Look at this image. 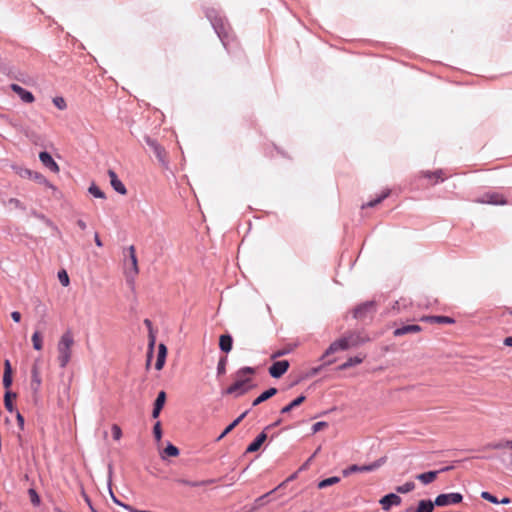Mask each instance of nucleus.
<instances>
[{"instance_id": "c03bdc74", "label": "nucleus", "mask_w": 512, "mask_h": 512, "mask_svg": "<svg viewBox=\"0 0 512 512\" xmlns=\"http://www.w3.org/2000/svg\"><path fill=\"white\" fill-rule=\"evenodd\" d=\"M153 434L157 441H160L162 438V429H161V423L158 421L155 423L153 427Z\"/></svg>"}, {"instance_id": "1a4fd4ad", "label": "nucleus", "mask_w": 512, "mask_h": 512, "mask_svg": "<svg viewBox=\"0 0 512 512\" xmlns=\"http://www.w3.org/2000/svg\"><path fill=\"white\" fill-rule=\"evenodd\" d=\"M375 309H376V305H375L374 301L365 302L355 308L354 317L357 319H363L368 314L374 313Z\"/></svg>"}, {"instance_id": "37998d69", "label": "nucleus", "mask_w": 512, "mask_h": 512, "mask_svg": "<svg viewBox=\"0 0 512 512\" xmlns=\"http://www.w3.org/2000/svg\"><path fill=\"white\" fill-rule=\"evenodd\" d=\"M8 205L16 209H25L23 203L17 198H10L8 200Z\"/></svg>"}, {"instance_id": "a18cd8bd", "label": "nucleus", "mask_w": 512, "mask_h": 512, "mask_svg": "<svg viewBox=\"0 0 512 512\" xmlns=\"http://www.w3.org/2000/svg\"><path fill=\"white\" fill-rule=\"evenodd\" d=\"M226 362H227L226 357H223V358H221L219 360L218 365H217V373L219 375L225 374V372H226Z\"/></svg>"}, {"instance_id": "39448f33", "label": "nucleus", "mask_w": 512, "mask_h": 512, "mask_svg": "<svg viewBox=\"0 0 512 512\" xmlns=\"http://www.w3.org/2000/svg\"><path fill=\"white\" fill-rule=\"evenodd\" d=\"M147 145L152 149L155 157L162 165H167V152L156 140L147 137L145 139Z\"/></svg>"}, {"instance_id": "774afa93", "label": "nucleus", "mask_w": 512, "mask_h": 512, "mask_svg": "<svg viewBox=\"0 0 512 512\" xmlns=\"http://www.w3.org/2000/svg\"><path fill=\"white\" fill-rule=\"evenodd\" d=\"M508 445H510V449L512 450V443H508Z\"/></svg>"}, {"instance_id": "2eb2a0df", "label": "nucleus", "mask_w": 512, "mask_h": 512, "mask_svg": "<svg viewBox=\"0 0 512 512\" xmlns=\"http://www.w3.org/2000/svg\"><path fill=\"white\" fill-rule=\"evenodd\" d=\"M39 159L44 166H46L53 172L59 171L58 164L53 160V158L51 157V155L48 152H45V151L40 152Z\"/></svg>"}, {"instance_id": "9d476101", "label": "nucleus", "mask_w": 512, "mask_h": 512, "mask_svg": "<svg viewBox=\"0 0 512 512\" xmlns=\"http://www.w3.org/2000/svg\"><path fill=\"white\" fill-rule=\"evenodd\" d=\"M401 497L397 494L390 493L382 497L379 501L381 507L385 511H389L392 506H398L401 504Z\"/></svg>"}, {"instance_id": "2f4dec72", "label": "nucleus", "mask_w": 512, "mask_h": 512, "mask_svg": "<svg viewBox=\"0 0 512 512\" xmlns=\"http://www.w3.org/2000/svg\"><path fill=\"white\" fill-rule=\"evenodd\" d=\"M508 443H512V440H502L497 443H491V444L487 445V448L494 449V450H499V449H504V448L510 449V445H508Z\"/></svg>"}, {"instance_id": "412c9836", "label": "nucleus", "mask_w": 512, "mask_h": 512, "mask_svg": "<svg viewBox=\"0 0 512 512\" xmlns=\"http://www.w3.org/2000/svg\"><path fill=\"white\" fill-rule=\"evenodd\" d=\"M232 343L233 340L229 334H223L219 338V347L225 353H229L231 351Z\"/></svg>"}, {"instance_id": "0e129e2a", "label": "nucleus", "mask_w": 512, "mask_h": 512, "mask_svg": "<svg viewBox=\"0 0 512 512\" xmlns=\"http://www.w3.org/2000/svg\"><path fill=\"white\" fill-rule=\"evenodd\" d=\"M294 478H295L294 475L290 476L286 481L282 482L276 489L283 487L287 481L292 480Z\"/></svg>"}, {"instance_id": "de8ad7c7", "label": "nucleus", "mask_w": 512, "mask_h": 512, "mask_svg": "<svg viewBox=\"0 0 512 512\" xmlns=\"http://www.w3.org/2000/svg\"><path fill=\"white\" fill-rule=\"evenodd\" d=\"M275 490H276V489H274V490H272V491H270V492H268V493H266V494H264V495H262V496L258 497V498L255 500V502H254V504H255V508H258V507L262 506V505L264 504V500H265L269 495H271Z\"/></svg>"}, {"instance_id": "f704fd0d", "label": "nucleus", "mask_w": 512, "mask_h": 512, "mask_svg": "<svg viewBox=\"0 0 512 512\" xmlns=\"http://www.w3.org/2000/svg\"><path fill=\"white\" fill-rule=\"evenodd\" d=\"M28 495H29V498H30V501L31 503L34 505V506H39L40 503H41V499H40V496L38 495V493L36 492V490L34 488H30L28 490Z\"/></svg>"}, {"instance_id": "0eeeda50", "label": "nucleus", "mask_w": 512, "mask_h": 512, "mask_svg": "<svg viewBox=\"0 0 512 512\" xmlns=\"http://www.w3.org/2000/svg\"><path fill=\"white\" fill-rule=\"evenodd\" d=\"M478 203L482 204H492V205H506L507 200L502 194L499 193H486L480 199L477 200Z\"/></svg>"}, {"instance_id": "bf43d9fd", "label": "nucleus", "mask_w": 512, "mask_h": 512, "mask_svg": "<svg viewBox=\"0 0 512 512\" xmlns=\"http://www.w3.org/2000/svg\"><path fill=\"white\" fill-rule=\"evenodd\" d=\"M503 344L508 347H512V336L506 337L503 341Z\"/></svg>"}, {"instance_id": "052dcab7", "label": "nucleus", "mask_w": 512, "mask_h": 512, "mask_svg": "<svg viewBox=\"0 0 512 512\" xmlns=\"http://www.w3.org/2000/svg\"><path fill=\"white\" fill-rule=\"evenodd\" d=\"M77 226H78L81 230H85V229L87 228L86 223H85L83 220H81V219H79V220L77 221Z\"/></svg>"}, {"instance_id": "79ce46f5", "label": "nucleus", "mask_w": 512, "mask_h": 512, "mask_svg": "<svg viewBox=\"0 0 512 512\" xmlns=\"http://www.w3.org/2000/svg\"><path fill=\"white\" fill-rule=\"evenodd\" d=\"M53 103L60 110H64L67 107L66 101L63 97H55L53 99Z\"/></svg>"}, {"instance_id": "7ed1b4c3", "label": "nucleus", "mask_w": 512, "mask_h": 512, "mask_svg": "<svg viewBox=\"0 0 512 512\" xmlns=\"http://www.w3.org/2000/svg\"><path fill=\"white\" fill-rule=\"evenodd\" d=\"M128 258L124 261V274L130 287H134L135 278L139 274L138 259L136 249L133 245L129 246Z\"/></svg>"}, {"instance_id": "b1692460", "label": "nucleus", "mask_w": 512, "mask_h": 512, "mask_svg": "<svg viewBox=\"0 0 512 512\" xmlns=\"http://www.w3.org/2000/svg\"><path fill=\"white\" fill-rule=\"evenodd\" d=\"M247 415V411L242 413L238 418H236L230 425H228L225 430L218 437V441L223 439L228 433H230Z\"/></svg>"}, {"instance_id": "4d7b16f0", "label": "nucleus", "mask_w": 512, "mask_h": 512, "mask_svg": "<svg viewBox=\"0 0 512 512\" xmlns=\"http://www.w3.org/2000/svg\"><path fill=\"white\" fill-rule=\"evenodd\" d=\"M161 410H162V408L154 406L153 411H152V417L158 418Z\"/></svg>"}, {"instance_id": "13d9d810", "label": "nucleus", "mask_w": 512, "mask_h": 512, "mask_svg": "<svg viewBox=\"0 0 512 512\" xmlns=\"http://www.w3.org/2000/svg\"><path fill=\"white\" fill-rule=\"evenodd\" d=\"M94 241H95V244L98 246V247H102L103 244H102V241L99 237V234L98 233H95V236H94Z\"/></svg>"}, {"instance_id": "6ab92c4d", "label": "nucleus", "mask_w": 512, "mask_h": 512, "mask_svg": "<svg viewBox=\"0 0 512 512\" xmlns=\"http://www.w3.org/2000/svg\"><path fill=\"white\" fill-rule=\"evenodd\" d=\"M434 505L431 500H421L416 509L408 508L406 512H433Z\"/></svg>"}, {"instance_id": "20e7f679", "label": "nucleus", "mask_w": 512, "mask_h": 512, "mask_svg": "<svg viewBox=\"0 0 512 512\" xmlns=\"http://www.w3.org/2000/svg\"><path fill=\"white\" fill-rule=\"evenodd\" d=\"M385 461H386L385 458H380V459L376 460L375 462L368 464V465L359 466V465L353 464V465L347 467L346 469L342 470V474L344 477H348L352 473H356V472L375 471L379 467H381L385 463Z\"/></svg>"}, {"instance_id": "5701e85b", "label": "nucleus", "mask_w": 512, "mask_h": 512, "mask_svg": "<svg viewBox=\"0 0 512 512\" xmlns=\"http://www.w3.org/2000/svg\"><path fill=\"white\" fill-rule=\"evenodd\" d=\"M277 393V389L276 388H270L266 391H264L261 395H259L252 403L253 406H257L259 404H261L262 402L270 399L271 397H273L275 394Z\"/></svg>"}, {"instance_id": "f03ea898", "label": "nucleus", "mask_w": 512, "mask_h": 512, "mask_svg": "<svg viewBox=\"0 0 512 512\" xmlns=\"http://www.w3.org/2000/svg\"><path fill=\"white\" fill-rule=\"evenodd\" d=\"M73 344L74 338L70 331L65 332L58 342V361L62 368L66 367L70 361Z\"/></svg>"}, {"instance_id": "9b49d317", "label": "nucleus", "mask_w": 512, "mask_h": 512, "mask_svg": "<svg viewBox=\"0 0 512 512\" xmlns=\"http://www.w3.org/2000/svg\"><path fill=\"white\" fill-rule=\"evenodd\" d=\"M108 176L110 178V184L113 187L115 191L120 193L121 195L127 194V189L125 185L121 182V180L118 178L117 174L113 170H108Z\"/></svg>"}, {"instance_id": "58836bf2", "label": "nucleus", "mask_w": 512, "mask_h": 512, "mask_svg": "<svg viewBox=\"0 0 512 512\" xmlns=\"http://www.w3.org/2000/svg\"><path fill=\"white\" fill-rule=\"evenodd\" d=\"M166 401V393L164 391H160L155 400L154 406L163 408Z\"/></svg>"}, {"instance_id": "4be33fe9", "label": "nucleus", "mask_w": 512, "mask_h": 512, "mask_svg": "<svg viewBox=\"0 0 512 512\" xmlns=\"http://www.w3.org/2000/svg\"><path fill=\"white\" fill-rule=\"evenodd\" d=\"M365 359V355H357L355 357H350L345 363L339 366V370H346L352 366L358 365L363 362Z\"/></svg>"}, {"instance_id": "f257e3e1", "label": "nucleus", "mask_w": 512, "mask_h": 512, "mask_svg": "<svg viewBox=\"0 0 512 512\" xmlns=\"http://www.w3.org/2000/svg\"><path fill=\"white\" fill-rule=\"evenodd\" d=\"M255 374V369L252 367H243L239 369L234 375V383L230 385L225 393L239 397L244 395L249 390L255 387L252 383L251 375Z\"/></svg>"}, {"instance_id": "c9c22d12", "label": "nucleus", "mask_w": 512, "mask_h": 512, "mask_svg": "<svg viewBox=\"0 0 512 512\" xmlns=\"http://www.w3.org/2000/svg\"><path fill=\"white\" fill-rule=\"evenodd\" d=\"M58 279L62 286L67 287L70 284L69 276L66 270L62 269L58 272Z\"/></svg>"}, {"instance_id": "680f3d73", "label": "nucleus", "mask_w": 512, "mask_h": 512, "mask_svg": "<svg viewBox=\"0 0 512 512\" xmlns=\"http://www.w3.org/2000/svg\"><path fill=\"white\" fill-rule=\"evenodd\" d=\"M217 33H218L219 37L221 38L222 42L224 43V45H226L227 44V42H226V35H223L222 31L218 30V29H217Z\"/></svg>"}, {"instance_id": "cd10ccee", "label": "nucleus", "mask_w": 512, "mask_h": 512, "mask_svg": "<svg viewBox=\"0 0 512 512\" xmlns=\"http://www.w3.org/2000/svg\"><path fill=\"white\" fill-rule=\"evenodd\" d=\"M178 483L183 484V485H188L191 487H199V486H205V485L212 484V483H214V480L209 479V480L192 482V481H188L185 479H181V480H178Z\"/></svg>"}, {"instance_id": "5fc2aeb1", "label": "nucleus", "mask_w": 512, "mask_h": 512, "mask_svg": "<svg viewBox=\"0 0 512 512\" xmlns=\"http://www.w3.org/2000/svg\"><path fill=\"white\" fill-rule=\"evenodd\" d=\"M16 418H17L19 427L21 429H23L24 428V417L18 412Z\"/></svg>"}, {"instance_id": "4c0bfd02", "label": "nucleus", "mask_w": 512, "mask_h": 512, "mask_svg": "<svg viewBox=\"0 0 512 512\" xmlns=\"http://www.w3.org/2000/svg\"><path fill=\"white\" fill-rule=\"evenodd\" d=\"M89 193L92 194L96 198H102V199L105 198L104 192L101 191L100 188L94 184L89 187Z\"/></svg>"}, {"instance_id": "69168bd1", "label": "nucleus", "mask_w": 512, "mask_h": 512, "mask_svg": "<svg viewBox=\"0 0 512 512\" xmlns=\"http://www.w3.org/2000/svg\"><path fill=\"white\" fill-rule=\"evenodd\" d=\"M144 323H145L148 327H150V326H151V321H150L149 319H145V320H144Z\"/></svg>"}, {"instance_id": "e2e57ef3", "label": "nucleus", "mask_w": 512, "mask_h": 512, "mask_svg": "<svg viewBox=\"0 0 512 512\" xmlns=\"http://www.w3.org/2000/svg\"><path fill=\"white\" fill-rule=\"evenodd\" d=\"M284 354H285V352H284V351H277V352H275V353H273V354H272L271 358H272V359H275V358L280 357V356H282V355H284Z\"/></svg>"}, {"instance_id": "7c9ffc66", "label": "nucleus", "mask_w": 512, "mask_h": 512, "mask_svg": "<svg viewBox=\"0 0 512 512\" xmlns=\"http://www.w3.org/2000/svg\"><path fill=\"white\" fill-rule=\"evenodd\" d=\"M339 481H340L339 477H336V476L330 477V478H327V479H324V480L320 481L318 483V488L319 489H324V488H326L328 486L337 484Z\"/></svg>"}, {"instance_id": "ddd939ff", "label": "nucleus", "mask_w": 512, "mask_h": 512, "mask_svg": "<svg viewBox=\"0 0 512 512\" xmlns=\"http://www.w3.org/2000/svg\"><path fill=\"white\" fill-rule=\"evenodd\" d=\"M347 349H350L348 344H347V341L345 339V337L343 336L342 338L334 341L333 343H331V345L328 347V349L326 350L325 354L323 355V357H326L330 354H333V353H336L340 350H347Z\"/></svg>"}, {"instance_id": "4468645a", "label": "nucleus", "mask_w": 512, "mask_h": 512, "mask_svg": "<svg viewBox=\"0 0 512 512\" xmlns=\"http://www.w3.org/2000/svg\"><path fill=\"white\" fill-rule=\"evenodd\" d=\"M11 89L25 102V103H32L34 102L35 98L33 94L18 84H12Z\"/></svg>"}, {"instance_id": "e433bc0d", "label": "nucleus", "mask_w": 512, "mask_h": 512, "mask_svg": "<svg viewBox=\"0 0 512 512\" xmlns=\"http://www.w3.org/2000/svg\"><path fill=\"white\" fill-rule=\"evenodd\" d=\"M164 453L169 456V457H176L179 455V449L172 445V444H169L165 449H164Z\"/></svg>"}, {"instance_id": "ea45409f", "label": "nucleus", "mask_w": 512, "mask_h": 512, "mask_svg": "<svg viewBox=\"0 0 512 512\" xmlns=\"http://www.w3.org/2000/svg\"><path fill=\"white\" fill-rule=\"evenodd\" d=\"M34 384H36V387H39L41 384V378L36 366L32 368V385Z\"/></svg>"}, {"instance_id": "338daca9", "label": "nucleus", "mask_w": 512, "mask_h": 512, "mask_svg": "<svg viewBox=\"0 0 512 512\" xmlns=\"http://www.w3.org/2000/svg\"><path fill=\"white\" fill-rule=\"evenodd\" d=\"M154 345V339L151 340L150 346L153 347Z\"/></svg>"}, {"instance_id": "72a5a7b5", "label": "nucleus", "mask_w": 512, "mask_h": 512, "mask_svg": "<svg viewBox=\"0 0 512 512\" xmlns=\"http://www.w3.org/2000/svg\"><path fill=\"white\" fill-rule=\"evenodd\" d=\"M390 194V191L387 190L386 192H384L381 196H379L378 198H376L375 200H372L368 203H366L365 205H363L362 207L365 208V207H375L376 205H378L379 203H381L385 198H387Z\"/></svg>"}, {"instance_id": "49530a36", "label": "nucleus", "mask_w": 512, "mask_h": 512, "mask_svg": "<svg viewBox=\"0 0 512 512\" xmlns=\"http://www.w3.org/2000/svg\"><path fill=\"white\" fill-rule=\"evenodd\" d=\"M12 385V374L4 373L3 375V386L8 391Z\"/></svg>"}, {"instance_id": "c85d7f7f", "label": "nucleus", "mask_w": 512, "mask_h": 512, "mask_svg": "<svg viewBox=\"0 0 512 512\" xmlns=\"http://www.w3.org/2000/svg\"><path fill=\"white\" fill-rule=\"evenodd\" d=\"M422 176L425 178H428V179L435 178L436 181H438V180L443 181L445 179V177L443 176L442 170H437L435 172L423 171Z\"/></svg>"}, {"instance_id": "a211bd4d", "label": "nucleus", "mask_w": 512, "mask_h": 512, "mask_svg": "<svg viewBox=\"0 0 512 512\" xmlns=\"http://www.w3.org/2000/svg\"><path fill=\"white\" fill-rule=\"evenodd\" d=\"M267 434L265 432H261L254 441L247 447L246 453H253L258 451L262 444L266 441Z\"/></svg>"}, {"instance_id": "f8f14e48", "label": "nucleus", "mask_w": 512, "mask_h": 512, "mask_svg": "<svg viewBox=\"0 0 512 512\" xmlns=\"http://www.w3.org/2000/svg\"><path fill=\"white\" fill-rule=\"evenodd\" d=\"M349 348L358 347L361 344L369 341L368 338L361 336L360 333L351 332L344 336Z\"/></svg>"}, {"instance_id": "6e6552de", "label": "nucleus", "mask_w": 512, "mask_h": 512, "mask_svg": "<svg viewBox=\"0 0 512 512\" xmlns=\"http://www.w3.org/2000/svg\"><path fill=\"white\" fill-rule=\"evenodd\" d=\"M289 366L287 360L276 361L269 367V374L273 378H280L287 372Z\"/></svg>"}, {"instance_id": "09e8293b", "label": "nucleus", "mask_w": 512, "mask_h": 512, "mask_svg": "<svg viewBox=\"0 0 512 512\" xmlns=\"http://www.w3.org/2000/svg\"><path fill=\"white\" fill-rule=\"evenodd\" d=\"M166 355H167V348H166V346L163 343L159 344L157 358H161V359L166 360Z\"/></svg>"}, {"instance_id": "6e6d98bb", "label": "nucleus", "mask_w": 512, "mask_h": 512, "mask_svg": "<svg viewBox=\"0 0 512 512\" xmlns=\"http://www.w3.org/2000/svg\"><path fill=\"white\" fill-rule=\"evenodd\" d=\"M11 317H12V319H13L15 322H20V320H21V314H20V312H18V311H13V312L11 313Z\"/></svg>"}, {"instance_id": "864d4df0", "label": "nucleus", "mask_w": 512, "mask_h": 512, "mask_svg": "<svg viewBox=\"0 0 512 512\" xmlns=\"http://www.w3.org/2000/svg\"><path fill=\"white\" fill-rule=\"evenodd\" d=\"M164 364H165V360L164 359L157 358V361H156V364H155V368L157 370H161L163 368Z\"/></svg>"}, {"instance_id": "3c124183", "label": "nucleus", "mask_w": 512, "mask_h": 512, "mask_svg": "<svg viewBox=\"0 0 512 512\" xmlns=\"http://www.w3.org/2000/svg\"><path fill=\"white\" fill-rule=\"evenodd\" d=\"M83 497H84V500L85 502L88 504L89 508L91 509L92 512H97L94 507L92 506V503H91V500L90 498L87 496V494L85 492L82 493Z\"/></svg>"}, {"instance_id": "8fccbe9b", "label": "nucleus", "mask_w": 512, "mask_h": 512, "mask_svg": "<svg viewBox=\"0 0 512 512\" xmlns=\"http://www.w3.org/2000/svg\"><path fill=\"white\" fill-rule=\"evenodd\" d=\"M327 426H328V424L326 422L320 421V422L315 423L312 426V431H313V433H317V432L323 430L324 428H326Z\"/></svg>"}, {"instance_id": "dca6fc26", "label": "nucleus", "mask_w": 512, "mask_h": 512, "mask_svg": "<svg viewBox=\"0 0 512 512\" xmlns=\"http://www.w3.org/2000/svg\"><path fill=\"white\" fill-rule=\"evenodd\" d=\"M450 468L449 467H446V468H443L442 471H447L449 470ZM441 472V470H440ZM439 471H429V472H425V473H421V474H418L416 476V478L424 485H427L431 482H433L437 475H438Z\"/></svg>"}, {"instance_id": "aec40b11", "label": "nucleus", "mask_w": 512, "mask_h": 512, "mask_svg": "<svg viewBox=\"0 0 512 512\" xmlns=\"http://www.w3.org/2000/svg\"><path fill=\"white\" fill-rule=\"evenodd\" d=\"M421 321L438 324H453L455 320L448 316H424Z\"/></svg>"}, {"instance_id": "a19ab883", "label": "nucleus", "mask_w": 512, "mask_h": 512, "mask_svg": "<svg viewBox=\"0 0 512 512\" xmlns=\"http://www.w3.org/2000/svg\"><path fill=\"white\" fill-rule=\"evenodd\" d=\"M113 438L118 441L122 437V430L117 424H113L111 427Z\"/></svg>"}, {"instance_id": "bb28decb", "label": "nucleus", "mask_w": 512, "mask_h": 512, "mask_svg": "<svg viewBox=\"0 0 512 512\" xmlns=\"http://www.w3.org/2000/svg\"><path fill=\"white\" fill-rule=\"evenodd\" d=\"M16 398V394L11 392V391H6L5 395H4V405H5V408L12 412L14 407H13V403H12V400Z\"/></svg>"}, {"instance_id": "c756f323", "label": "nucleus", "mask_w": 512, "mask_h": 512, "mask_svg": "<svg viewBox=\"0 0 512 512\" xmlns=\"http://www.w3.org/2000/svg\"><path fill=\"white\" fill-rule=\"evenodd\" d=\"M31 340H32L34 349L40 351L43 348V341H42V336H41L40 332H38V331L34 332Z\"/></svg>"}, {"instance_id": "473e14b6", "label": "nucleus", "mask_w": 512, "mask_h": 512, "mask_svg": "<svg viewBox=\"0 0 512 512\" xmlns=\"http://www.w3.org/2000/svg\"><path fill=\"white\" fill-rule=\"evenodd\" d=\"M414 489H415V484L412 481L406 482L405 484L396 487V491L398 493H402V494L411 492Z\"/></svg>"}, {"instance_id": "423d86ee", "label": "nucleus", "mask_w": 512, "mask_h": 512, "mask_svg": "<svg viewBox=\"0 0 512 512\" xmlns=\"http://www.w3.org/2000/svg\"><path fill=\"white\" fill-rule=\"evenodd\" d=\"M463 497L460 493L440 494L435 499V505L439 507L448 506L451 504H458L462 501Z\"/></svg>"}, {"instance_id": "f3484780", "label": "nucleus", "mask_w": 512, "mask_h": 512, "mask_svg": "<svg viewBox=\"0 0 512 512\" xmlns=\"http://www.w3.org/2000/svg\"><path fill=\"white\" fill-rule=\"evenodd\" d=\"M421 330L422 328L419 325L411 324L395 329L393 334L394 336L398 337L410 333H419Z\"/></svg>"}, {"instance_id": "393cba45", "label": "nucleus", "mask_w": 512, "mask_h": 512, "mask_svg": "<svg viewBox=\"0 0 512 512\" xmlns=\"http://www.w3.org/2000/svg\"><path fill=\"white\" fill-rule=\"evenodd\" d=\"M481 497L484 500H487L493 504H509L511 501L508 497L503 498L502 500H498L494 495L487 491L481 492Z\"/></svg>"}, {"instance_id": "a878e982", "label": "nucleus", "mask_w": 512, "mask_h": 512, "mask_svg": "<svg viewBox=\"0 0 512 512\" xmlns=\"http://www.w3.org/2000/svg\"><path fill=\"white\" fill-rule=\"evenodd\" d=\"M305 399H306V397L304 395H300L299 397L294 399L292 402H290L288 405L284 406L281 409V413L285 414V413L290 412L292 409L300 406L305 401Z\"/></svg>"}, {"instance_id": "603ef678", "label": "nucleus", "mask_w": 512, "mask_h": 512, "mask_svg": "<svg viewBox=\"0 0 512 512\" xmlns=\"http://www.w3.org/2000/svg\"><path fill=\"white\" fill-rule=\"evenodd\" d=\"M4 373L12 374L11 364L9 360L4 362Z\"/></svg>"}]
</instances>
